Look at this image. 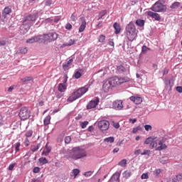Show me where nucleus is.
I'll use <instances>...</instances> for the list:
<instances>
[{
	"label": "nucleus",
	"instance_id": "3",
	"mask_svg": "<svg viewBox=\"0 0 182 182\" xmlns=\"http://www.w3.org/2000/svg\"><path fill=\"white\" fill-rule=\"evenodd\" d=\"M88 90L89 85H85L77 89L68 98L67 102H75V100L79 99V97H82V96H83V95H85V93H86Z\"/></svg>",
	"mask_w": 182,
	"mask_h": 182
},
{
	"label": "nucleus",
	"instance_id": "16",
	"mask_svg": "<svg viewBox=\"0 0 182 182\" xmlns=\"http://www.w3.org/2000/svg\"><path fill=\"white\" fill-rule=\"evenodd\" d=\"M80 21L82 22V24L80 25L79 28V33H82L86 29V21L85 20V17H81Z\"/></svg>",
	"mask_w": 182,
	"mask_h": 182
},
{
	"label": "nucleus",
	"instance_id": "41",
	"mask_svg": "<svg viewBox=\"0 0 182 182\" xmlns=\"http://www.w3.org/2000/svg\"><path fill=\"white\" fill-rule=\"evenodd\" d=\"M168 160V158L166 157V156H163L159 159L160 163H161L162 164H166V163H167V161Z\"/></svg>",
	"mask_w": 182,
	"mask_h": 182
},
{
	"label": "nucleus",
	"instance_id": "11",
	"mask_svg": "<svg viewBox=\"0 0 182 182\" xmlns=\"http://www.w3.org/2000/svg\"><path fill=\"white\" fill-rule=\"evenodd\" d=\"M99 98H96L95 100L90 101L87 105V109H95V107L99 105Z\"/></svg>",
	"mask_w": 182,
	"mask_h": 182
},
{
	"label": "nucleus",
	"instance_id": "49",
	"mask_svg": "<svg viewBox=\"0 0 182 182\" xmlns=\"http://www.w3.org/2000/svg\"><path fill=\"white\" fill-rule=\"evenodd\" d=\"M147 50H150V48H147L146 46H143L141 48L142 53H146Z\"/></svg>",
	"mask_w": 182,
	"mask_h": 182
},
{
	"label": "nucleus",
	"instance_id": "44",
	"mask_svg": "<svg viewBox=\"0 0 182 182\" xmlns=\"http://www.w3.org/2000/svg\"><path fill=\"white\" fill-rule=\"evenodd\" d=\"M93 173H95V171H89L85 172L83 174L85 177H90L92 174H93Z\"/></svg>",
	"mask_w": 182,
	"mask_h": 182
},
{
	"label": "nucleus",
	"instance_id": "31",
	"mask_svg": "<svg viewBox=\"0 0 182 182\" xmlns=\"http://www.w3.org/2000/svg\"><path fill=\"white\" fill-rule=\"evenodd\" d=\"M136 23L138 26L141 28L142 26H144V20L138 19L136 21Z\"/></svg>",
	"mask_w": 182,
	"mask_h": 182
},
{
	"label": "nucleus",
	"instance_id": "18",
	"mask_svg": "<svg viewBox=\"0 0 182 182\" xmlns=\"http://www.w3.org/2000/svg\"><path fill=\"white\" fill-rule=\"evenodd\" d=\"M11 12H12V9L11 6H7L3 10L2 16L6 18V15H9Z\"/></svg>",
	"mask_w": 182,
	"mask_h": 182
},
{
	"label": "nucleus",
	"instance_id": "59",
	"mask_svg": "<svg viewBox=\"0 0 182 182\" xmlns=\"http://www.w3.org/2000/svg\"><path fill=\"white\" fill-rule=\"evenodd\" d=\"M65 29H67V31H70L72 29V24L68 23L65 26Z\"/></svg>",
	"mask_w": 182,
	"mask_h": 182
},
{
	"label": "nucleus",
	"instance_id": "4",
	"mask_svg": "<svg viewBox=\"0 0 182 182\" xmlns=\"http://www.w3.org/2000/svg\"><path fill=\"white\" fill-rule=\"evenodd\" d=\"M126 35L128 40L133 42L137 38V33H136V26L134 23L131 21L126 27Z\"/></svg>",
	"mask_w": 182,
	"mask_h": 182
},
{
	"label": "nucleus",
	"instance_id": "63",
	"mask_svg": "<svg viewBox=\"0 0 182 182\" xmlns=\"http://www.w3.org/2000/svg\"><path fill=\"white\" fill-rule=\"evenodd\" d=\"M175 178L176 179L177 182H178L179 180H182V173L177 175Z\"/></svg>",
	"mask_w": 182,
	"mask_h": 182
},
{
	"label": "nucleus",
	"instance_id": "32",
	"mask_svg": "<svg viewBox=\"0 0 182 182\" xmlns=\"http://www.w3.org/2000/svg\"><path fill=\"white\" fill-rule=\"evenodd\" d=\"M178 6H180V2L176 1L171 5L170 8H171V9H176L178 8Z\"/></svg>",
	"mask_w": 182,
	"mask_h": 182
},
{
	"label": "nucleus",
	"instance_id": "47",
	"mask_svg": "<svg viewBox=\"0 0 182 182\" xmlns=\"http://www.w3.org/2000/svg\"><path fill=\"white\" fill-rule=\"evenodd\" d=\"M88 124H89V122H87V121H85V122H83L80 123V126H81L82 129H86V127Z\"/></svg>",
	"mask_w": 182,
	"mask_h": 182
},
{
	"label": "nucleus",
	"instance_id": "13",
	"mask_svg": "<svg viewBox=\"0 0 182 182\" xmlns=\"http://www.w3.org/2000/svg\"><path fill=\"white\" fill-rule=\"evenodd\" d=\"M129 100L135 103V105H140L143 102V99L139 96H132L129 97Z\"/></svg>",
	"mask_w": 182,
	"mask_h": 182
},
{
	"label": "nucleus",
	"instance_id": "29",
	"mask_svg": "<svg viewBox=\"0 0 182 182\" xmlns=\"http://www.w3.org/2000/svg\"><path fill=\"white\" fill-rule=\"evenodd\" d=\"M31 80H33V77L29 76L21 79V82H22L23 83H25L26 82H31Z\"/></svg>",
	"mask_w": 182,
	"mask_h": 182
},
{
	"label": "nucleus",
	"instance_id": "22",
	"mask_svg": "<svg viewBox=\"0 0 182 182\" xmlns=\"http://www.w3.org/2000/svg\"><path fill=\"white\" fill-rule=\"evenodd\" d=\"M127 82H130V79L129 78V77H124L121 78L118 77V86L120 85H123V83H126Z\"/></svg>",
	"mask_w": 182,
	"mask_h": 182
},
{
	"label": "nucleus",
	"instance_id": "15",
	"mask_svg": "<svg viewBox=\"0 0 182 182\" xmlns=\"http://www.w3.org/2000/svg\"><path fill=\"white\" fill-rule=\"evenodd\" d=\"M109 82L112 87H114V86H119V77H112L109 80Z\"/></svg>",
	"mask_w": 182,
	"mask_h": 182
},
{
	"label": "nucleus",
	"instance_id": "30",
	"mask_svg": "<svg viewBox=\"0 0 182 182\" xmlns=\"http://www.w3.org/2000/svg\"><path fill=\"white\" fill-rule=\"evenodd\" d=\"M75 41L73 40V39H70L68 43H65V44H63V46L65 47V46H72V45H75Z\"/></svg>",
	"mask_w": 182,
	"mask_h": 182
},
{
	"label": "nucleus",
	"instance_id": "23",
	"mask_svg": "<svg viewBox=\"0 0 182 182\" xmlns=\"http://www.w3.org/2000/svg\"><path fill=\"white\" fill-rule=\"evenodd\" d=\"M39 147H41V143L33 144L31 146V151L33 153H35V151H38V150H39Z\"/></svg>",
	"mask_w": 182,
	"mask_h": 182
},
{
	"label": "nucleus",
	"instance_id": "19",
	"mask_svg": "<svg viewBox=\"0 0 182 182\" xmlns=\"http://www.w3.org/2000/svg\"><path fill=\"white\" fill-rule=\"evenodd\" d=\"M113 28L115 30V35H119V33L122 32V27L120 26V24H119L118 23H114L113 25Z\"/></svg>",
	"mask_w": 182,
	"mask_h": 182
},
{
	"label": "nucleus",
	"instance_id": "61",
	"mask_svg": "<svg viewBox=\"0 0 182 182\" xmlns=\"http://www.w3.org/2000/svg\"><path fill=\"white\" fill-rule=\"evenodd\" d=\"M92 182H101L100 178H97V176H94L92 178Z\"/></svg>",
	"mask_w": 182,
	"mask_h": 182
},
{
	"label": "nucleus",
	"instance_id": "21",
	"mask_svg": "<svg viewBox=\"0 0 182 182\" xmlns=\"http://www.w3.org/2000/svg\"><path fill=\"white\" fill-rule=\"evenodd\" d=\"M73 63V58H70L67 63L63 65V68L64 70H69V66H71Z\"/></svg>",
	"mask_w": 182,
	"mask_h": 182
},
{
	"label": "nucleus",
	"instance_id": "43",
	"mask_svg": "<svg viewBox=\"0 0 182 182\" xmlns=\"http://www.w3.org/2000/svg\"><path fill=\"white\" fill-rule=\"evenodd\" d=\"M20 53H28V48L22 47L19 48Z\"/></svg>",
	"mask_w": 182,
	"mask_h": 182
},
{
	"label": "nucleus",
	"instance_id": "54",
	"mask_svg": "<svg viewBox=\"0 0 182 182\" xmlns=\"http://www.w3.org/2000/svg\"><path fill=\"white\" fill-rule=\"evenodd\" d=\"M14 146H15L16 151H19V147H21V143L17 142L15 144Z\"/></svg>",
	"mask_w": 182,
	"mask_h": 182
},
{
	"label": "nucleus",
	"instance_id": "9",
	"mask_svg": "<svg viewBox=\"0 0 182 182\" xmlns=\"http://www.w3.org/2000/svg\"><path fill=\"white\" fill-rule=\"evenodd\" d=\"M112 108L115 110H122L123 109V101L117 100L112 102Z\"/></svg>",
	"mask_w": 182,
	"mask_h": 182
},
{
	"label": "nucleus",
	"instance_id": "24",
	"mask_svg": "<svg viewBox=\"0 0 182 182\" xmlns=\"http://www.w3.org/2000/svg\"><path fill=\"white\" fill-rule=\"evenodd\" d=\"M33 38L34 39V43H36V42L38 43H42L43 42V36H33Z\"/></svg>",
	"mask_w": 182,
	"mask_h": 182
},
{
	"label": "nucleus",
	"instance_id": "17",
	"mask_svg": "<svg viewBox=\"0 0 182 182\" xmlns=\"http://www.w3.org/2000/svg\"><path fill=\"white\" fill-rule=\"evenodd\" d=\"M112 87H113L112 86V84H110L109 81L105 82L102 85V89L105 93H107V92H109Z\"/></svg>",
	"mask_w": 182,
	"mask_h": 182
},
{
	"label": "nucleus",
	"instance_id": "35",
	"mask_svg": "<svg viewBox=\"0 0 182 182\" xmlns=\"http://www.w3.org/2000/svg\"><path fill=\"white\" fill-rule=\"evenodd\" d=\"M105 41H106V36L105 35H100L98 38V41L100 43H103L105 42Z\"/></svg>",
	"mask_w": 182,
	"mask_h": 182
},
{
	"label": "nucleus",
	"instance_id": "14",
	"mask_svg": "<svg viewBox=\"0 0 182 182\" xmlns=\"http://www.w3.org/2000/svg\"><path fill=\"white\" fill-rule=\"evenodd\" d=\"M108 182H120V173H114Z\"/></svg>",
	"mask_w": 182,
	"mask_h": 182
},
{
	"label": "nucleus",
	"instance_id": "8",
	"mask_svg": "<svg viewBox=\"0 0 182 182\" xmlns=\"http://www.w3.org/2000/svg\"><path fill=\"white\" fill-rule=\"evenodd\" d=\"M98 128L101 132H106V130H109V127L110 126V123L107 120H101L98 122Z\"/></svg>",
	"mask_w": 182,
	"mask_h": 182
},
{
	"label": "nucleus",
	"instance_id": "25",
	"mask_svg": "<svg viewBox=\"0 0 182 182\" xmlns=\"http://www.w3.org/2000/svg\"><path fill=\"white\" fill-rule=\"evenodd\" d=\"M159 146H158L156 148V150L158 151H161V150H164V149H167V146L165 144H163V142L161 141H159Z\"/></svg>",
	"mask_w": 182,
	"mask_h": 182
},
{
	"label": "nucleus",
	"instance_id": "64",
	"mask_svg": "<svg viewBox=\"0 0 182 182\" xmlns=\"http://www.w3.org/2000/svg\"><path fill=\"white\" fill-rule=\"evenodd\" d=\"M52 5V0L46 1V6H50Z\"/></svg>",
	"mask_w": 182,
	"mask_h": 182
},
{
	"label": "nucleus",
	"instance_id": "33",
	"mask_svg": "<svg viewBox=\"0 0 182 182\" xmlns=\"http://www.w3.org/2000/svg\"><path fill=\"white\" fill-rule=\"evenodd\" d=\"M153 140H156V138H153L151 136L148 137L145 141H144V144H150Z\"/></svg>",
	"mask_w": 182,
	"mask_h": 182
},
{
	"label": "nucleus",
	"instance_id": "38",
	"mask_svg": "<svg viewBox=\"0 0 182 182\" xmlns=\"http://www.w3.org/2000/svg\"><path fill=\"white\" fill-rule=\"evenodd\" d=\"M73 173L74 174V178H76V177L79 176V173H80V170H79L78 168L73 169Z\"/></svg>",
	"mask_w": 182,
	"mask_h": 182
},
{
	"label": "nucleus",
	"instance_id": "57",
	"mask_svg": "<svg viewBox=\"0 0 182 182\" xmlns=\"http://www.w3.org/2000/svg\"><path fill=\"white\" fill-rule=\"evenodd\" d=\"M141 178L142 180H146V179L149 178V174H147V173H143V174L141 175Z\"/></svg>",
	"mask_w": 182,
	"mask_h": 182
},
{
	"label": "nucleus",
	"instance_id": "55",
	"mask_svg": "<svg viewBox=\"0 0 182 182\" xmlns=\"http://www.w3.org/2000/svg\"><path fill=\"white\" fill-rule=\"evenodd\" d=\"M112 126L113 127H114L115 129H119V127H120V124H119V122H112Z\"/></svg>",
	"mask_w": 182,
	"mask_h": 182
},
{
	"label": "nucleus",
	"instance_id": "20",
	"mask_svg": "<svg viewBox=\"0 0 182 182\" xmlns=\"http://www.w3.org/2000/svg\"><path fill=\"white\" fill-rule=\"evenodd\" d=\"M164 83L166 85V89L168 90H171V88L173 87V82H171V80L165 79Z\"/></svg>",
	"mask_w": 182,
	"mask_h": 182
},
{
	"label": "nucleus",
	"instance_id": "5",
	"mask_svg": "<svg viewBox=\"0 0 182 182\" xmlns=\"http://www.w3.org/2000/svg\"><path fill=\"white\" fill-rule=\"evenodd\" d=\"M18 117L21 120H28L31 117V110L26 107H23L20 109Z\"/></svg>",
	"mask_w": 182,
	"mask_h": 182
},
{
	"label": "nucleus",
	"instance_id": "53",
	"mask_svg": "<svg viewBox=\"0 0 182 182\" xmlns=\"http://www.w3.org/2000/svg\"><path fill=\"white\" fill-rule=\"evenodd\" d=\"M155 176L156 177H159V176L160 175V173H161V169H156L154 171Z\"/></svg>",
	"mask_w": 182,
	"mask_h": 182
},
{
	"label": "nucleus",
	"instance_id": "40",
	"mask_svg": "<svg viewBox=\"0 0 182 182\" xmlns=\"http://www.w3.org/2000/svg\"><path fill=\"white\" fill-rule=\"evenodd\" d=\"M149 147L150 149H154V147H157V141L155 140L151 141Z\"/></svg>",
	"mask_w": 182,
	"mask_h": 182
},
{
	"label": "nucleus",
	"instance_id": "45",
	"mask_svg": "<svg viewBox=\"0 0 182 182\" xmlns=\"http://www.w3.org/2000/svg\"><path fill=\"white\" fill-rule=\"evenodd\" d=\"M74 77L75 79H80L82 77V73H80L79 71H77L74 75Z\"/></svg>",
	"mask_w": 182,
	"mask_h": 182
},
{
	"label": "nucleus",
	"instance_id": "7",
	"mask_svg": "<svg viewBox=\"0 0 182 182\" xmlns=\"http://www.w3.org/2000/svg\"><path fill=\"white\" fill-rule=\"evenodd\" d=\"M58 33L53 32L48 34H43V42H53L58 39Z\"/></svg>",
	"mask_w": 182,
	"mask_h": 182
},
{
	"label": "nucleus",
	"instance_id": "37",
	"mask_svg": "<svg viewBox=\"0 0 182 182\" xmlns=\"http://www.w3.org/2000/svg\"><path fill=\"white\" fill-rule=\"evenodd\" d=\"M127 164V159H122L118 163V165H119L121 167H124Z\"/></svg>",
	"mask_w": 182,
	"mask_h": 182
},
{
	"label": "nucleus",
	"instance_id": "2",
	"mask_svg": "<svg viewBox=\"0 0 182 182\" xmlns=\"http://www.w3.org/2000/svg\"><path fill=\"white\" fill-rule=\"evenodd\" d=\"M36 21V15H28L27 16L23 21V24L21 26V33H26L29 29H31V26H32V23Z\"/></svg>",
	"mask_w": 182,
	"mask_h": 182
},
{
	"label": "nucleus",
	"instance_id": "28",
	"mask_svg": "<svg viewBox=\"0 0 182 182\" xmlns=\"http://www.w3.org/2000/svg\"><path fill=\"white\" fill-rule=\"evenodd\" d=\"M117 71L118 73H123L124 72H126V68L123 65H120L117 67Z\"/></svg>",
	"mask_w": 182,
	"mask_h": 182
},
{
	"label": "nucleus",
	"instance_id": "34",
	"mask_svg": "<svg viewBox=\"0 0 182 182\" xmlns=\"http://www.w3.org/2000/svg\"><path fill=\"white\" fill-rule=\"evenodd\" d=\"M38 161L41 164H48V159H46V158H43V157L40 158L38 159Z\"/></svg>",
	"mask_w": 182,
	"mask_h": 182
},
{
	"label": "nucleus",
	"instance_id": "50",
	"mask_svg": "<svg viewBox=\"0 0 182 182\" xmlns=\"http://www.w3.org/2000/svg\"><path fill=\"white\" fill-rule=\"evenodd\" d=\"M141 131V127L140 126H138L133 129V133H137V132Z\"/></svg>",
	"mask_w": 182,
	"mask_h": 182
},
{
	"label": "nucleus",
	"instance_id": "36",
	"mask_svg": "<svg viewBox=\"0 0 182 182\" xmlns=\"http://www.w3.org/2000/svg\"><path fill=\"white\" fill-rule=\"evenodd\" d=\"M104 141H106L107 143H113L114 141V137L109 136L108 138L105 139Z\"/></svg>",
	"mask_w": 182,
	"mask_h": 182
},
{
	"label": "nucleus",
	"instance_id": "51",
	"mask_svg": "<svg viewBox=\"0 0 182 182\" xmlns=\"http://www.w3.org/2000/svg\"><path fill=\"white\" fill-rule=\"evenodd\" d=\"M76 19H77V17L76 16V15L75 14H73L70 16V20L73 22H76Z\"/></svg>",
	"mask_w": 182,
	"mask_h": 182
},
{
	"label": "nucleus",
	"instance_id": "52",
	"mask_svg": "<svg viewBox=\"0 0 182 182\" xmlns=\"http://www.w3.org/2000/svg\"><path fill=\"white\" fill-rule=\"evenodd\" d=\"M150 150H144V152L141 153V156H144V155H147V156H150Z\"/></svg>",
	"mask_w": 182,
	"mask_h": 182
},
{
	"label": "nucleus",
	"instance_id": "26",
	"mask_svg": "<svg viewBox=\"0 0 182 182\" xmlns=\"http://www.w3.org/2000/svg\"><path fill=\"white\" fill-rule=\"evenodd\" d=\"M131 176H132V171H130L129 170L125 171L122 173V177L124 178H126V179L129 178V177H131Z\"/></svg>",
	"mask_w": 182,
	"mask_h": 182
},
{
	"label": "nucleus",
	"instance_id": "42",
	"mask_svg": "<svg viewBox=\"0 0 182 182\" xmlns=\"http://www.w3.org/2000/svg\"><path fill=\"white\" fill-rule=\"evenodd\" d=\"M72 141V137L70 136H67L65 137V144H69Z\"/></svg>",
	"mask_w": 182,
	"mask_h": 182
},
{
	"label": "nucleus",
	"instance_id": "48",
	"mask_svg": "<svg viewBox=\"0 0 182 182\" xmlns=\"http://www.w3.org/2000/svg\"><path fill=\"white\" fill-rule=\"evenodd\" d=\"M108 45H109V46H112V48H114V41L113 38H109L108 40Z\"/></svg>",
	"mask_w": 182,
	"mask_h": 182
},
{
	"label": "nucleus",
	"instance_id": "27",
	"mask_svg": "<svg viewBox=\"0 0 182 182\" xmlns=\"http://www.w3.org/2000/svg\"><path fill=\"white\" fill-rule=\"evenodd\" d=\"M50 115H48L47 117H46V118L43 120L44 126H49V124H50Z\"/></svg>",
	"mask_w": 182,
	"mask_h": 182
},
{
	"label": "nucleus",
	"instance_id": "46",
	"mask_svg": "<svg viewBox=\"0 0 182 182\" xmlns=\"http://www.w3.org/2000/svg\"><path fill=\"white\" fill-rule=\"evenodd\" d=\"M33 134V132L32 130H29L26 133L25 136L26 139H28V137H32Z\"/></svg>",
	"mask_w": 182,
	"mask_h": 182
},
{
	"label": "nucleus",
	"instance_id": "1",
	"mask_svg": "<svg viewBox=\"0 0 182 182\" xmlns=\"http://www.w3.org/2000/svg\"><path fill=\"white\" fill-rule=\"evenodd\" d=\"M69 157L73 160H80V159L87 157V152L80 146L73 147L70 152Z\"/></svg>",
	"mask_w": 182,
	"mask_h": 182
},
{
	"label": "nucleus",
	"instance_id": "39",
	"mask_svg": "<svg viewBox=\"0 0 182 182\" xmlns=\"http://www.w3.org/2000/svg\"><path fill=\"white\" fill-rule=\"evenodd\" d=\"M49 153H50V149L47 148L46 149H44L42 152V156H48Z\"/></svg>",
	"mask_w": 182,
	"mask_h": 182
},
{
	"label": "nucleus",
	"instance_id": "56",
	"mask_svg": "<svg viewBox=\"0 0 182 182\" xmlns=\"http://www.w3.org/2000/svg\"><path fill=\"white\" fill-rule=\"evenodd\" d=\"M29 144H31V141H29V139L26 138L24 141V146H26V147H28Z\"/></svg>",
	"mask_w": 182,
	"mask_h": 182
},
{
	"label": "nucleus",
	"instance_id": "62",
	"mask_svg": "<svg viewBox=\"0 0 182 182\" xmlns=\"http://www.w3.org/2000/svg\"><path fill=\"white\" fill-rule=\"evenodd\" d=\"M15 166H16V163L10 164L9 166V170H10V171L14 170V167H15Z\"/></svg>",
	"mask_w": 182,
	"mask_h": 182
},
{
	"label": "nucleus",
	"instance_id": "6",
	"mask_svg": "<svg viewBox=\"0 0 182 182\" xmlns=\"http://www.w3.org/2000/svg\"><path fill=\"white\" fill-rule=\"evenodd\" d=\"M153 12H166L167 10V6L160 2H156L154 4L153 7L151 8Z\"/></svg>",
	"mask_w": 182,
	"mask_h": 182
},
{
	"label": "nucleus",
	"instance_id": "12",
	"mask_svg": "<svg viewBox=\"0 0 182 182\" xmlns=\"http://www.w3.org/2000/svg\"><path fill=\"white\" fill-rule=\"evenodd\" d=\"M147 15L150 18H152L153 19H155V21H160L161 19V17H160V14L157 13H154L153 11H147Z\"/></svg>",
	"mask_w": 182,
	"mask_h": 182
},
{
	"label": "nucleus",
	"instance_id": "58",
	"mask_svg": "<svg viewBox=\"0 0 182 182\" xmlns=\"http://www.w3.org/2000/svg\"><path fill=\"white\" fill-rule=\"evenodd\" d=\"M26 43H35V41L33 39V37H32L31 38H28V40H26Z\"/></svg>",
	"mask_w": 182,
	"mask_h": 182
},
{
	"label": "nucleus",
	"instance_id": "60",
	"mask_svg": "<svg viewBox=\"0 0 182 182\" xmlns=\"http://www.w3.org/2000/svg\"><path fill=\"white\" fill-rule=\"evenodd\" d=\"M39 171H41V168L36 166L34 167V168L33 169V173H39Z\"/></svg>",
	"mask_w": 182,
	"mask_h": 182
},
{
	"label": "nucleus",
	"instance_id": "10",
	"mask_svg": "<svg viewBox=\"0 0 182 182\" xmlns=\"http://www.w3.org/2000/svg\"><path fill=\"white\" fill-rule=\"evenodd\" d=\"M66 82H68V76H65V80H64V83H60L58 85V90L61 93H63L66 91L67 86H66V84H65V83H66Z\"/></svg>",
	"mask_w": 182,
	"mask_h": 182
}]
</instances>
